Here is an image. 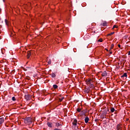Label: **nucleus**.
I'll return each instance as SVG.
<instances>
[{
	"label": "nucleus",
	"instance_id": "obj_14",
	"mask_svg": "<svg viewBox=\"0 0 130 130\" xmlns=\"http://www.w3.org/2000/svg\"><path fill=\"white\" fill-rule=\"evenodd\" d=\"M114 44H112V45H111L110 51L111 50V49H113V48H114Z\"/></svg>",
	"mask_w": 130,
	"mask_h": 130
},
{
	"label": "nucleus",
	"instance_id": "obj_21",
	"mask_svg": "<svg viewBox=\"0 0 130 130\" xmlns=\"http://www.w3.org/2000/svg\"><path fill=\"white\" fill-rule=\"evenodd\" d=\"M81 108H77V111L78 112H81Z\"/></svg>",
	"mask_w": 130,
	"mask_h": 130
},
{
	"label": "nucleus",
	"instance_id": "obj_23",
	"mask_svg": "<svg viewBox=\"0 0 130 130\" xmlns=\"http://www.w3.org/2000/svg\"><path fill=\"white\" fill-rule=\"evenodd\" d=\"M12 100L13 101H16V98H15V96H13Z\"/></svg>",
	"mask_w": 130,
	"mask_h": 130
},
{
	"label": "nucleus",
	"instance_id": "obj_15",
	"mask_svg": "<svg viewBox=\"0 0 130 130\" xmlns=\"http://www.w3.org/2000/svg\"><path fill=\"white\" fill-rule=\"evenodd\" d=\"M114 111H115V109H114V108H111V112H114Z\"/></svg>",
	"mask_w": 130,
	"mask_h": 130
},
{
	"label": "nucleus",
	"instance_id": "obj_5",
	"mask_svg": "<svg viewBox=\"0 0 130 130\" xmlns=\"http://www.w3.org/2000/svg\"><path fill=\"white\" fill-rule=\"evenodd\" d=\"M102 77H107V72L104 71L102 74Z\"/></svg>",
	"mask_w": 130,
	"mask_h": 130
},
{
	"label": "nucleus",
	"instance_id": "obj_18",
	"mask_svg": "<svg viewBox=\"0 0 130 130\" xmlns=\"http://www.w3.org/2000/svg\"><path fill=\"white\" fill-rule=\"evenodd\" d=\"M115 28H118V25H114L112 28V29H114Z\"/></svg>",
	"mask_w": 130,
	"mask_h": 130
},
{
	"label": "nucleus",
	"instance_id": "obj_26",
	"mask_svg": "<svg viewBox=\"0 0 130 130\" xmlns=\"http://www.w3.org/2000/svg\"><path fill=\"white\" fill-rule=\"evenodd\" d=\"M118 47H119V48H121V46H120V44H118Z\"/></svg>",
	"mask_w": 130,
	"mask_h": 130
},
{
	"label": "nucleus",
	"instance_id": "obj_25",
	"mask_svg": "<svg viewBox=\"0 0 130 130\" xmlns=\"http://www.w3.org/2000/svg\"><path fill=\"white\" fill-rule=\"evenodd\" d=\"M64 98H62L61 99H59V101L61 102L62 101V100H63Z\"/></svg>",
	"mask_w": 130,
	"mask_h": 130
},
{
	"label": "nucleus",
	"instance_id": "obj_12",
	"mask_svg": "<svg viewBox=\"0 0 130 130\" xmlns=\"http://www.w3.org/2000/svg\"><path fill=\"white\" fill-rule=\"evenodd\" d=\"M53 88L54 89H57V88H58V86L56 84H54L53 85Z\"/></svg>",
	"mask_w": 130,
	"mask_h": 130
},
{
	"label": "nucleus",
	"instance_id": "obj_6",
	"mask_svg": "<svg viewBox=\"0 0 130 130\" xmlns=\"http://www.w3.org/2000/svg\"><path fill=\"white\" fill-rule=\"evenodd\" d=\"M24 97L27 101H29V100H30V96L29 95H25Z\"/></svg>",
	"mask_w": 130,
	"mask_h": 130
},
{
	"label": "nucleus",
	"instance_id": "obj_30",
	"mask_svg": "<svg viewBox=\"0 0 130 130\" xmlns=\"http://www.w3.org/2000/svg\"><path fill=\"white\" fill-rule=\"evenodd\" d=\"M4 2H5V0H3Z\"/></svg>",
	"mask_w": 130,
	"mask_h": 130
},
{
	"label": "nucleus",
	"instance_id": "obj_1",
	"mask_svg": "<svg viewBox=\"0 0 130 130\" xmlns=\"http://www.w3.org/2000/svg\"><path fill=\"white\" fill-rule=\"evenodd\" d=\"M94 80L93 78H88L86 80V83L87 85H90L89 87L90 88H94V84H93V83H94Z\"/></svg>",
	"mask_w": 130,
	"mask_h": 130
},
{
	"label": "nucleus",
	"instance_id": "obj_13",
	"mask_svg": "<svg viewBox=\"0 0 130 130\" xmlns=\"http://www.w3.org/2000/svg\"><path fill=\"white\" fill-rule=\"evenodd\" d=\"M122 78H123L124 77H127V74L126 73H124L123 75L122 76Z\"/></svg>",
	"mask_w": 130,
	"mask_h": 130
},
{
	"label": "nucleus",
	"instance_id": "obj_20",
	"mask_svg": "<svg viewBox=\"0 0 130 130\" xmlns=\"http://www.w3.org/2000/svg\"><path fill=\"white\" fill-rule=\"evenodd\" d=\"M103 26H106V25H107V23H106V22H104L102 23Z\"/></svg>",
	"mask_w": 130,
	"mask_h": 130
},
{
	"label": "nucleus",
	"instance_id": "obj_19",
	"mask_svg": "<svg viewBox=\"0 0 130 130\" xmlns=\"http://www.w3.org/2000/svg\"><path fill=\"white\" fill-rule=\"evenodd\" d=\"M5 23L6 25H9V21H8V20L5 19Z\"/></svg>",
	"mask_w": 130,
	"mask_h": 130
},
{
	"label": "nucleus",
	"instance_id": "obj_2",
	"mask_svg": "<svg viewBox=\"0 0 130 130\" xmlns=\"http://www.w3.org/2000/svg\"><path fill=\"white\" fill-rule=\"evenodd\" d=\"M32 120L31 117H27L24 119V122L25 123H32Z\"/></svg>",
	"mask_w": 130,
	"mask_h": 130
},
{
	"label": "nucleus",
	"instance_id": "obj_9",
	"mask_svg": "<svg viewBox=\"0 0 130 130\" xmlns=\"http://www.w3.org/2000/svg\"><path fill=\"white\" fill-rule=\"evenodd\" d=\"M30 56H31V52L28 51L27 55V58H30Z\"/></svg>",
	"mask_w": 130,
	"mask_h": 130
},
{
	"label": "nucleus",
	"instance_id": "obj_29",
	"mask_svg": "<svg viewBox=\"0 0 130 130\" xmlns=\"http://www.w3.org/2000/svg\"><path fill=\"white\" fill-rule=\"evenodd\" d=\"M107 51H108V49H105Z\"/></svg>",
	"mask_w": 130,
	"mask_h": 130
},
{
	"label": "nucleus",
	"instance_id": "obj_24",
	"mask_svg": "<svg viewBox=\"0 0 130 130\" xmlns=\"http://www.w3.org/2000/svg\"><path fill=\"white\" fill-rule=\"evenodd\" d=\"M60 125V124H59V123H56V126L58 127Z\"/></svg>",
	"mask_w": 130,
	"mask_h": 130
},
{
	"label": "nucleus",
	"instance_id": "obj_3",
	"mask_svg": "<svg viewBox=\"0 0 130 130\" xmlns=\"http://www.w3.org/2000/svg\"><path fill=\"white\" fill-rule=\"evenodd\" d=\"M116 129L117 130H122V124L121 123H119L117 125Z\"/></svg>",
	"mask_w": 130,
	"mask_h": 130
},
{
	"label": "nucleus",
	"instance_id": "obj_11",
	"mask_svg": "<svg viewBox=\"0 0 130 130\" xmlns=\"http://www.w3.org/2000/svg\"><path fill=\"white\" fill-rule=\"evenodd\" d=\"M47 61L48 63V64H51V59H47Z\"/></svg>",
	"mask_w": 130,
	"mask_h": 130
},
{
	"label": "nucleus",
	"instance_id": "obj_10",
	"mask_svg": "<svg viewBox=\"0 0 130 130\" xmlns=\"http://www.w3.org/2000/svg\"><path fill=\"white\" fill-rule=\"evenodd\" d=\"M47 125L49 126V127H52V123L50 122L47 123Z\"/></svg>",
	"mask_w": 130,
	"mask_h": 130
},
{
	"label": "nucleus",
	"instance_id": "obj_7",
	"mask_svg": "<svg viewBox=\"0 0 130 130\" xmlns=\"http://www.w3.org/2000/svg\"><path fill=\"white\" fill-rule=\"evenodd\" d=\"M84 121L85 123H88V122H89V117H86L85 118Z\"/></svg>",
	"mask_w": 130,
	"mask_h": 130
},
{
	"label": "nucleus",
	"instance_id": "obj_22",
	"mask_svg": "<svg viewBox=\"0 0 130 130\" xmlns=\"http://www.w3.org/2000/svg\"><path fill=\"white\" fill-rule=\"evenodd\" d=\"M98 41V42H103V40H102V39H100Z\"/></svg>",
	"mask_w": 130,
	"mask_h": 130
},
{
	"label": "nucleus",
	"instance_id": "obj_16",
	"mask_svg": "<svg viewBox=\"0 0 130 130\" xmlns=\"http://www.w3.org/2000/svg\"><path fill=\"white\" fill-rule=\"evenodd\" d=\"M114 34V32H112L109 34L107 35V36H111V35H113Z\"/></svg>",
	"mask_w": 130,
	"mask_h": 130
},
{
	"label": "nucleus",
	"instance_id": "obj_27",
	"mask_svg": "<svg viewBox=\"0 0 130 130\" xmlns=\"http://www.w3.org/2000/svg\"><path fill=\"white\" fill-rule=\"evenodd\" d=\"M128 55H130V51H129L128 52Z\"/></svg>",
	"mask_w": 130,
	"mask_h": 130
},
{
	"label": "nucleus",
	"instance_id": "obj_4",
	"mask_svg": "<svg viewBox=\"0 0 130 130\" xmlns=\"http://www.w3.org/2000/svg\"><path fill=\"white\" fill-rule=\"evenodd\" d=\"M4 121H5V118H4L3 117L0 118V126H2Z\"/></svg>",
	"mask_w": 130,
	"mask_h": 130
},
{
	"label": "nucleus",
	"instance_id": "obj_17",
	"mask_svg": "<svg viewBox=\"0 0 130 130\" xmlns=\"http://www.w3.org/2000/svg\"><path fill=\"white\" fill-rule=\"evenodd\" d=\"M52 78H55V76H56L54 73H52L51 75Z\"/></svg>",
	"mask_w": 130,
	"mask_h": 130
},
{
	"label": "nucleus",
	"instance_id": "obj_28",
	"mask_svg": "<svg viewBox=\"0 0 130 130\" xmlns=\"http://www.w3.org/2000/svg\"><path fill=\"white\" fill-rule=\"evenodd\" d=\"M110 54H112V51H110Z\"/></svg>",
	"mask_w": 130,
	"mask_h": 130
},
{
	"label": "nucleus",
	"instance_id": "obj_8",
	"mask_svg": "<svg viewBox=\"0 0 130 130\" xmlns=\"http://www.w3.org/2000/svg\"><path fill=\"white\" fill-rule=\"evenodd\" d=\"M77 122H78V121L77 120V119H75L73 122V125H77Z\"/></svg>",
	"mask_w": 130,
	"mask_h": 130
}]
</instances>
